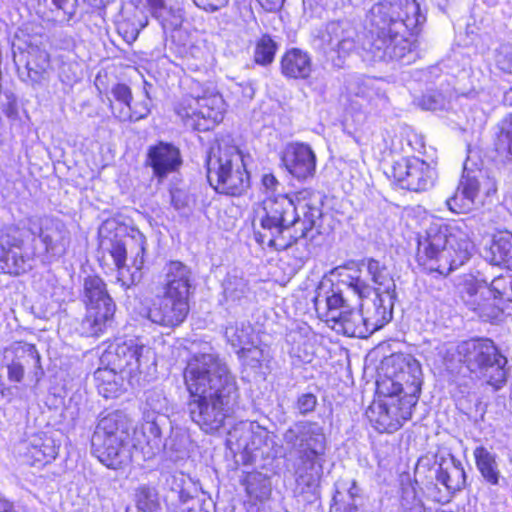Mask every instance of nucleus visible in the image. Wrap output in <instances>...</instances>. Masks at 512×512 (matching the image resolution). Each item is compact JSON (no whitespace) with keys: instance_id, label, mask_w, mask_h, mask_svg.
Segmentation results:
<instances>
[{"instance_id":"nucleus-1","label":"nucleus","mask_w":512,"mask_h":512,"mask_svg":"<svg viewBox=\"0 0 512 512\" xmlns=\"http://www.w3.org/2000/svg\"><path fill=\"white\" fill-rule=\"evenodd\" d=\"M184 383L193 422L207 433L219 430L239 396L236 378L228 365L214 353L196 354L185 367Z\"/></svg>"},{"instance_id":"nucleus-2","label":"nucleus","mask_w":512,"mask_h":512,"mask_svg":"<svg viewBox=\"0 0 512 512\" xmlns=\"http://www.w3.org/2000/svg\"><path fill=\"white\" fill-rule=\"evenodd\" d=\"M372 28L361 42L364 57L371 61L398 60L410 63L415 35L426 18L416 0H380L370 10Z\"/></svg>"},{"instance_id":"nucleus-3","label":"nucleus","mask_w":512,"mask_h":512,"mask_svg":"<svg viewBox=\"0 0 512 512\" xmlns=\"http://www.w3.org/2000/svg\"><path fill=\"white\" fill-rule=\"evenodd\" d=\"M472 248L471 241L458 225L435 222L419 237L417 257L423 264L437 262L439 271L453 270L470 258Z\"/></svg>"},{"instance_id":"nucleus-4","label":"nucleus","mask_w":512,"mask_h":512,"mask_svg":"<svg viewBox=\"0 0 512 512\" xmlns=\"http://www.w3.org/2000/svg\"><path fill=\"white\" fill-rule=\"evenodd\" d=\"M297 219L296 204L287 194L266 197L255 211L256 241L278 251L286 250L293 245L292 225Z\"/></svg>"},{"instance_id":"nucleus-5","label":"nucleus","mask_w":512,"mask_h":512,"mask_svg":"<svg viewBox=\"0 0 512 512\" xmlns=\"http://www.w3.org/2000/svg\"><path fill=\"white\" fill-rule=\"evenodd\" d=\"M451 355L494 390H500L507 383L508 359L493 340L472 338L462 341L453 348Z\"/></svg>"},{"instance_id":"nucleus-6","label":"nucleus","mask_w":512,"mask_h":512,"mask_svg":"<svg viewBox=\"0 0 512 512\" xmlns=\"http://www.w3.org/2000/svg\"><path fill=\"white\" fill-rule=\"evenodd\" d=\"M207 179L219 193L238 196L250 186L242 152L224 141L212 148L207 160Z\"/></svg>"},{"instance_id":"nucleus-7","label":"nucleus","mask_w":512,"mask_h":512,"mask_svg":"<svg viewBox=\"0 0 512 512\" xmlns=\"http://www.w3.org/2000/svg\"><path fill=\"white\" fill-rule=\"evenodd\" d=\"M129 424L120 413H111L101 418L91 438L92 454L110 469L121 468L130 460L126 448Z\"/></svg>"},{"instance_id":"nucleus-8","label":"nucleus","mask_w":512,"mask_h":512,"mask_svg":"<svg viewBox=\"0 0 512 512\" xmlns=\"http://www.w3.org/2000/svg\"><path fill=\"white\" fill-rule=\"evenodd\" d=\"M83 293L86 314L80 323V332L86 337H99L112 327L116 305L99 276L85 278Z\"/></svg>"},{"instance_id":"nucleus-9","label":"nucleus","mask_w":512,"mask_h":512,"mask_svg":"<svg viewBox=\"0 0 512 512\" xmlns=\"http://www.w3.org/2000/svg\"><path fill=\"white\" fill-rule=\"evenodd\" d=\"M496 192L497 181L494 175L488 170H473L466 161L457 189L446 200V205L454 213H467L482 205L486 198Z\"/></svg>"},{"instance_id":"nucleus-10","label":"nucleus","mask_w":512,"mask_h":512,"mask_svg":"<svg viewBox=\"0 0 512 512\" xmlns=\"http://www.w3.org/2000/svg\"><path fill=\"white\" fill-rule=\"evenodd\" d=\"M175 111L188 128L209 131L223 120L225 102L218 92L207 90L201 96L184 97Z\"/></svg>"},{"instance_id":"nucleus-11","label":"nucleus","mask_w":512,"mask_h":512,"mask_svg":"<svg viewBox=\"0 0 512 512\" xmlns=\"http://www.w3.org/2000/svg\"><path fill=\"white\" fill-rule=\"evenodd\" d=\"M39 254L25 240V233L18 226L0 228V271L19 276L30 271Z\"/></svg>"},{"instance_id":"nucleus-12","label":"nucleus","mask_w":512,"mask_h":512,"mask_svg":"<svg viewBox=\"0 0 512 512\" xmlns=\"http://www.w3.org/2000/svg\"><path fill=\"white\" fill-rule=\"evenodd\" d=\"M26 227L43 244V249L37 251L42 262L58 259L66 254L71 236L62 220L51 216H31L27 218Z\"/></svg>"},{"instance_id":"nucleus-13","label":"nucleus","mask_w":512,"mask_h":512,"mask_svg":"<svg viewBox=\"0 0 512 512\" xmlns=\"http://www.w3.org/2000/svg\"><path fill=\"white\" fill-rule=\"evenodd\" d=\"M325 317L331 328L349 337L366 338L369 331L360 310L351 307L339 288H332L324 299Z\"/></svg>"},{"instance_id":"nucleus-14","label":"nucleus","mask_w":512,"mask_h":512,"mask_svg":"<svg viewBox=\"0 0 512 512\" xmlns=\"http://www.w3.org/2000/svg\"><path fill=\"white\" fill-rule=\"evenodd\" d=\"M2 364L7 369L10 382L37 385L44 375L41 357L36 347L29 343L18 342L3 352Z\"/></svg>"},{"instance_id":"nucleus-15","label":"nucleus","mask_w":512,"mask_h":512,"mask_svg":"<svg viewBox=\"0 0 512 512\" xmlns=\"http://www.w3.org/2000/svg\"><path fill=\"white\" fill-rule=\"evenodd\" d=\"M342 283L346 284L348 289L361 299V314L370 335L392 319V309L396 297H383V295L374 294L373 299L369 298L372 288L359 276H349L348 280H342Z\"/></svg>"},{"instance_id":"nucleus-16","label":"nucleus","mask_w":512,"mask_h":512,"mask_svg":"<svg viewBox=\"0 0 512 512\" xmlns=\"http://www.w3.org/2000/svg\"><path fill=\"white\" fill-rule=\"evenodd\" d=\"M390 362L395 371L387 387L389 397L397 396L417 403L421 392L422 370L420 363L410 355H392Z\"/></svg>"},{"instance_id":"nucleus-17","label":"nucleus","mask_w":512,"mask_h":512,"mask_svg":"<svg viewBox=\"0 0 512 512\" xmlns=\"http://www.w3.org/2000/svg\"><path fill=\"white\" fill-rule=\"evenodd\" d=\"M390 362L395 371L387 387L389 397L397 396L417 403L421 392L422 370L420 363L410 355H392Z\"/></svg>"},{"instance_id":"nucleus-18","label":"nucleus","mask_w":512,"mask_h":512,"mask_svg":"<svg viewBox=\"0 0 512 512\" xmlns=\"http://www.w3.org/2000/svg\"><path fill=\"white\" fill-rule=\"evenodd\" d=\"M390 362L395 371L387 387L389 397L397 396L417 403L421 392L422 370L420 363L410 355H392Z\"/></svg>"},{"instance_id":"nucleus-19","label":"nucleus","mask_w":512,"mask_h":512,"mask_svg":"<svg viewBox=\"0 0 512 512\" xmlns=\"http://www.w3.org/2000/svg\"><path fill=\"white\" fill-rule=\"evenodd\" d=\"M151 355L152 351L148 346L137 339H129L109 345L102 356V361L112 369L133 377L142 372Z\"/></svg>"},{"instance_id":"nucleus-20","label":"nucleus","mask_w":512,"mask_h":512,"mask_svg":"<svg viewBox=\"0 0 512 512\" xmlns=\"http://www.w3.org/2000/svg\"><path fill=\"white\" fill-rule=\"evenodd\" d=\"M395 397H389L388 403H373L366 412L373 427L381 433L397 431L412 416V409L416 404L404 398L395 399Z\"/></svg>"},{"instance_id":"nucleus-21","label":"nucleus","mask_w":512,"mask_h":512,"mask_svg":"<svg viewBox=\"0 0 512 512\" xmlns=\"http://www.w3.org/2000/svg\"><path fill=\"white\" fill-rule=\"evenodd\" d=\"M393 177L403 189L421 192L434 186L437 172L431 164L418 157H411L396 162Z\"/></svg>"},{"instance_id":"nucleus-22","label":"nucleus","mask_w":512,"mask_h":512,"mask_svg":"<svg viewBox=\"0 0 512 512\" xmlns=\"http://www.w3.org/2000/svg\"><path fill=\"white\" fill-rule=\"evenodd\" d=\"M188 313V300L163 293L153 300L146 317L159 326L174 328L184 322Z\"/></svg>"},{"instance_id":"nucleus-23","label":"nucleus","mask_w":512,"mask_h":512,"mask_svg":"<svg viewBox=\"0 0 512 512\" xmlns=\"http://www.w3.org/2000/svg\"><path fill=\"white\" fill-rule=\"evenodd\" d=\"M357 31L348 21H332L321 36L326 53L335 52L339 58L350 55L358 48Z\"/></svg>"},{"instance_id":"nucleus-24","label":"nucleus","mask_w":512,"mask_h":512,"mask_svg":"<svg viewBox=\"0 0 512 512\" xmlns=\"http://www.w3.org/2000/svg\"><path fill=\"white\" fill-rule=\"evenodd\" d=\"M316 161V154L310 145L302 142L288 144L282 154V162L286 170L301 181L314 177Z\"/></svg>"},{"instance_id":"nucleus-25","label":"nucleus","mask_w":512,"mask_h":512,"mask_svg":"<svg viewBox=\"0 0 512 512\" xmlns=\"http://www.w3.org/2000/svg\"><path fill=\"white\" fill-rule=\"evenodd\" d=\"M126 249L127 258L129 257L132 262L134 271L130 272V268H123L119 271L117 281L125 289L136 285L142 279V268L144 265V255L146 251V237L139 230H132L130 234L126 235Z\"/></svg>"},{"instance_id":"nucleus-26","label":"nucleus","mask_w":512,"mask_h":512,"mask_svg":"<svg viewBox=\"0 0 512 512\" xmlns=\"http://www.w3.org/2000/svg\"><path fill=\"white\" fill-rule=\"evenodd\" d=\"M160 417L146 416L139 430L134 431L136 449H140L145 459H150L163 448L162 433L159 423Z\"/></svg>"},{"instance_id":"nucleus-27","label":"nucleus","mask_w":512,"mask_h":512,"mask_svg":"<svg viewBox=\"0 0 512 512\" xmlns=\"http://www.w3.org/2000/svg\"><path fill=\"white\" fill-rule=\"evenodd\" d=\"M191 270L180 261H171L165 267L163 293L188 300L191 288Z\"/></svg>"},{"instance_id":"nucleus-28","label":"nucleus","mask_w":512,"mask_h":512,"mask_svg":"<svg viewBox=\"0 0 512 512\" xmlns=\"http://www.w3.org/2000/svg\"><path fill=\"white\" fill-rule=\"evenodd\" d=\"M297 207V220L292 225V239L293 244L299 239L307 238L313 229L320 227L322 220V210L320 206L311 204L305 201H298Z\"/></svg>"},{"instance_id":"nucleus-29","label":"nucleus","mask_w":512,"mask_h":512,"mask_svg":"<svg viewBox=\"0 0 512 512\" xmlns=\"http://www.w3.org/2000/svg\"><path fill=\"white\" fill-rule=\"evenodd\" d=\"M180 163L179 150L171 144L159 143L149 149L148 164L158 177H164L174 171Z\"/></svg>"},{"instance_id":"nucleus-30","label":"nucleus","mask_w":512,"mask_h":512,"mask_svg":"<svg viewBox=\"0 0 512 512\" xmlns=\"http://www.w3.org/2000/svg\"><path fill=\"white\" fill-rule=\"evenodd\" d=\"M436 479L445 488L454 493L464 488L466 482V474L462 464L454 456L442 457L438 463Z\"/></svg>"},{"instance_id":"nucleus-31","label":"nucleus","mask_w":512,"mask_h":512,"mask_svg":"<svg viewBox=\"0 0 512 512\" xmlns=\"http://www.w3.org/2000/svg\"><path fill=\"white\" fill-rule=\"evenodd\" d=\"M323 465L319 458L301 459L296 474L297 488L302 494L318 495Z\"/></svg>"},{"instance_id":"nucleus-32","label":"nucleus","mask_w":512,"mask_h":512,"mask_svg":"<svg viewBox=\"0 0 512 512\" xmlns=\"http://www.w3.org/2000/svg\"><path fill=\"white\" fill-rule=\"evenodd\" d=\"M224 299L228 309L246 307L252 300L249 283L243 277L228 275L223 283Z\"/></svg>"},{"instance_id":"nucleus-33","label":"nucleus","mask_w":512,"mask_h":512,"mask_svg":"<svg viewBox=\"0 0 512 512\" xmlns=\"http://www.w3.org/2000/svg\"><path fill=\"white\" fill-rule=\"evenodd\" d=\"M363 264L366 265L367 273L375 285L372 292L378 295L396 297V284L388 268L373 258L364 260Z\"/></svg>"},{"instance_id":"nucleus-34","label":"nucleus","mask_w":512,"mask_h":512,"mask_svg":"<svg viewBox=\"0 0 512 512\" xmlns=\"http://www.w3.org/2000/svg\"><path fill=\"white\" fill-rule=\"evenodd\" d=\"M281 71L288 78L305 79L312 71L311 59L306 52L291 49L282 57Z\"/></svg>"},{"instance_id":"nucleus-35","label":"nucleus","mask_w":512,"mask_h":512,"mask_svg":"<svg viewBox=\"0 0 512 512\" xmlns=\"http://www.w3.org/2000/svg\"><path fill=\"white\" fill-rule=\"evenodd\" d=\"M151 15L159 21L164 30H174L182 23L181 10L171 0H145Z\"/></svg>"},{"instance_id":"nucleus-36","label":"nucleus","mask_w":512,"mask_h":512,"mask_svg":"<svg viewBox=\"0 0 512 512\" xmlns=\"http://www.w3.org/2000/svg\"><path fill=\"white\" fill-rule=\"evenodd\" d=\"M487 259L494 265H506L512 268V234L499 232L491 240Z\"/></svg>"},{"instance_id":"nucleus-37","label":"nucleus","mask_w":512,"mask_h":512,"mask_svg":"<svg viewBox=\"0 0 512 512\" xmlns=\"http://www.w3.org/2000/svg\"><path fill=\"white\" fill-rule=\"evenodd\" d=\"M476 466L484 480L493 486L500 484L501 475L496 462V455L483 446L474 450Z\"/></svg>"},{"instance_id":"nucleus-38","label":"nucleus","mask_w":512,"mask_h":512,"mask_svg":"<svg viewBox=\"0 0 512 512\" xmlns=\"http://www.w3.org/2000/svg\"><path fill=\"white\" fill-rule=\"evenodd\" d=\"M26 456L31 459L32 465H44L55 459L57 449L50 438L34 436L26 447Z\"/></svg>"},{"instance_id":"nucleus-39","label":"nucleus","mask_w":512,"mask_h":512,"mask_svg":"<svg viewBox=\"0 0 512 512\" xmlns=\"http://www.w3.org/2000/svg\"><path fill=\"white\" fill-rule=\"evenodd\" d=\"M241 484L251 499L264 501L271 494L270 478L261 472H249L241 479Z\"/></svg>"},{"instance_id":"nucleus-40","label":"nucleus","mask_w":512,"mask_h":512,"mask_svg":"<svg viewBox=\"0 0 512 512\" xmlns=\"http://www.w3.org/2000/svg\"><path fill=\"white\" fill-rule=\"evenodd\" d=\"M256 423L253 421H241L233 426L227 437V444L231 450L245 453L249 444H252Z\"/></svg>"},{"instance_id":"nucleus-41","label":"nucleus","mask_w":512,"mask_h":512,"mask_svg":"<svg viewBox=\"0 0 512 512\" xmlns=\"http://www.w3.org/2000/svg\"><path fill=\"white\" fill-rule=\"evenodd\" d=\"M308 434H314L315 430L311 429L310 422H298L291 426L283 434L284 443L293 451L297 452L301 456L305 454L304 436Z\"/></svg>"},{"instance_id":"nucleus-42","label":"nucleus","mask_w":512,"mask_h":512,"mask_svg":"<svg viewBox=\"0 0 512 512\" xmlns=\"http://www.w3.org/2000/svg\"><path fill=\"white\" fill-rule=\"evenodd\" d=\"M116 370L110 368L98 369L95 372L97 389L105 398H115L121 392V383Z\"/></svg>"},{"instance_id":"nucleus-43","label":"nucleus","mask_w":512,"mask_h":512,"mask_svg":"<svg viewBox=\"0 0 512 512\" xmlns=\"http://www.w3.org/2000/svg\"><path fill=\"white\" fill-rule=\"evenodd\" d=\"M134 499L140 512H156L160 507L157 489L147 484H142L136 488Z\"/></svg>"},{"instance_id":"nucleus-44","label":"nucleus","mask_w":512,"mask_h":512,"mask_svg":"<svg viewBox=\"0 0 512 512\" xmlns=\"http://www.w3.org/2000/svg\"><path fill=\"white\" fill-rule=\"evenodd\" d=\"M48 67L49 55L46 51L38 50L28 52L26 68L28 70V76L33 82H39L43 79Z\"/></svg>"},{"instance_id":"nucleus-45","label":"nucleus","mask_w":512,"mask_h":512,"mask_svg":"<svg viewBox=\"0 0 512 512\" xmlns=\"http://www.w3.org/2000/svg\"><path fill=\"white\" fill-rule=\"evenodd\" d=\"M496 150L512 163V113L505 117L499 125Z\"/></svg>"},{"instance_id":"nucleus-46","label":"nucleus","mask_w":512,"mask_h":512,"mask_svg":"<svg viewBox=\"0 0 512 512\" xmlns=\"http://www.w3.org/2000/svg\"><path fill=\"white\" fill-rule=\"evenodd\" d=\"M253 328L248 322L229 324L225 329V337L233 347H244L251 342Z\"/></svg>"},{"instance_id":"nucleus-47","label":"nucleus","mask_w":512,"mask_h":512,"mask_svg":"<svg viewBox=\"0 0 512 512\" xmlns=\"http://www.w3.org/2000/svg\"><path fill=\"white\" fill-rule=\"evenodd\" d=\"M311 428L313 427V431L319 435H305L303 438L306 440L304 442L305 445V454L301 456V459H312L319 458V455L323 454L325 448V435L323 433L322 427H320L317 423H311Z\"/></svg>"},{"instance_id":"nucleus-48","label":"nucleus","mask_w":512,"mask_h":512,"mask_svg":"<svg viewBox=\"0 0 512 512\" xmlns=\"http://www.w3.org/2000/svg\"><path fill=\"white\" fill-rule=\"evenodd\" d=\"M111 110L114 116L120 121H138L150 113L147 101L136 103L133 107H125L117 110V106L111 102Z\"/></svg>"},{"instance_id":"nucleus-49","label":"nucleus","mask_w":512,"mask_h":512,"mask_svg":"<svg viewBox=\"0 0 512 512\" xmlns=\"http://www.w3.org/2000/svg\"><path fill=\"white\" fill-rule=\"evenodd\" d=\"M493 295L495 299L512 301V276H499L492 280L490 287L481 292V296Z\"/></svg>"},{"instance_id":"nucleus-50","label":"nucleus","mask_w":512,"mask_h":512,"mask_svg":"<svg viewBox=\"0 0 512 512\" xmlns=\"http://www.w3.org/2000/svg\"><path fill=\"white\" fill-rule=\"evenodd\" d=\"M276 48V43L269 36H263L255 48V62L261 65L270 64L274 59Z\"/></svg>"},{"instance_id":"nucleus-51","label":"nucleus","mask_w":512,"mask_h":512,"mask_svg":"<svg viewBox=\"0 0 512 512\" xmlns=\"http://www.w3.org/2000/svg\"><path fill=\"white\" fill-rule=\"evenodd\" d=\"M145 404L154 413L162 414L168 410V400L162 389L154 388L145 393Z\"/></svg>"},{"instance_id":"nucleus-52","label":"nucleus","mask_w":512,"mask_h":512,"mask_svg":"<svg viewBox=\"0 0 512 512\" xmlns=\"http://www.w3.org/2000/svg\"><path fill=\"white\" fill-rule=\"evenodd\" d=\"M254 429L252 444H249L245 451L249 456H253L256 452L268 447L271 442L269 431L266 428L256 423V427Z\"/></svg>"},{"instance_id":"nucleus-53","label":"nucleus","mask_w":512,"mask_h":512,"mask_svg":"<svg viewBox=\"0 0 512 512\" xmlns=\"http://www.w3.org/2000/svg\"><path fill=\"white\" fill-rule=\"evenodd\" d=\"M110 255L112 256L118 272L123 268H128L126 265L127 249H126V236L122 239L110 240Z\"/></svg>"},{"instance_id":"nucleus-54","label":"nucleus","mask_w":512,"mask_h":512,"mask_svg":"<svg viewBox=\"0 0 512 512\" xmlns=\"http://www.w3.org/2000/svg\"><path fill=\"white\" fill-rule=\"evenodd\" d=\"M418 105L424 110H438L444 107L445 97L438 91L430 90L422 95Z\"/></svg>"},{"instance_id":"nucleus-55","label":"nucleus","mask_w":512,"mask_h":512,"mask_svg":"<svg viewBox=\"0 0 512 512\" xmlns=\"http://www.w3.org/2000/svg\"><path fill=\"white\" fill-rule=\"evenodd\" d=\"M495 60L502 71L512 74V44H501L496 51Z\"/></svg>"},{"instance_id":"nucleus-56","label":"nucleus","mask_w":512,"mask_h":512,"mask_svg":"<svg viewBox=\"0 0 512 512\" xmlns=\"http://www.w3.org/2000/svg\"><path fill=\"white\" fill-rule=\"evenodd\" d=\"M473 310L483 321H491L498 317L500 310L489 299H485L484 303H478Z\"/></svg>"},{"instance_id":"nucleus-57","label":"nucleus","mask_w":512,"mask_h":512,"mask_svg":"<svg viewBox=\"0 0 512 512\" xmlns=\"http://www.w3.org/2000/svg\"><path fill=\"white\" fill-rule=\"evenodd\" d=\"M111 94L113 98L118 102L120 108L130 107L132 93L130 88L125 84H117L112 90Z\"/></svg>"},{"instance_id":"nucleus-58","label":"nucleus","mask_w":512,"mask_h":512,"mask_svg":"<svg viewBox=\"0 0 512 512\" xmlns=\"http://www.w3.org/2000/svg\"><path fill=\"white\" fill-rule=\"evenodd\" d=\"M317 404V398L312 393L302 394L296 403V408L300 414H307L312 412Z\"/></svg>"},{"instance_id":"nucleus-59","label":"nucleus","mask_w":512,"mask_h":512,"mask_svg":"<svg viewBox=\"0 0 512 512\" xmlns=\"http://www.w3.org/2000/svg\"><path fill=\"white\" fill-rule=\"evenodd\" d=\"M54 7L62 12L61 20L69 21L76 12V5L73 0H51Z\"/></svg>"},{"instance_id":"nucleus-60","label":"nucleus","mask_w":512,"mask_h":512,"mask_svg":"<svg viewBox=\"0 0 512 512\" xmlns=\"http://www.w3.org/2000/svg\"><path fill=\"white\" fill-rule=\"evenodd\" d=\"M261 182L263 191L267 195V197H277V195L279 194L278 188L281 186V184L273 174H264L262 176Z\"/></svg>"},{"instance_id":"nucleus-61","label":"nucleus","mask_w":512,"mask_h":512,"mask_svg":"<svg viewBox=\"0 0 512 512\" xmlns=\"http://www.w3.org/2000/svg\"><path fill=\"white\" fill-rule=\"evenodd\" d=\"M421 502L418 498L415 488L412 485L403 487L401 505L403 509H409L411 505Z\"/></svg>"},{"instance_id":"nucleus-62","label":"nucleus","mask_w":512,"mask_h":512,"mask_svg":"<svg viewBox=\"0 0 512 512\" xmlns=\"http://www.w3.org/2000/svg\"><path fill=\"white\" fill-rule=\"evenodd\" d=\"M171 204L176 210L185 208L188 204V195L181 189H172L170 191Z\"/></svg>"},{"instance_id":"nucleus-63","label":"nucleus","mask_w":512,"mask_h":512,"mask_svg":"<svg viewBox=\"0 0 512 512\" xmlns=\"http://www.w3.org/2000/svg\"><path fill=\"white\" fill-rule=\"evenodd\" d=\"M239 354H241V357H243V358L250 357L252 360L256 361V363H259L260 358L262 356V351L260 349H258L257 347H253V348L242 347L239 350Z\"/></svg>"},{"instance_id":"nucleus-64","label":"nucleus","mask_w":512,"mask_h":512,"mask_svg":"<svg viewBox=\"0 0 512 512\" xmlns=\"http://www.w3.org/2000/svg\"><path fill=\"white\" fill-rule=\"evenodd\" d=\"M194 2L197 6L203 8L205 11L215 12L223 7L228 2V0H217L216 3H207L204 5L200 2V0H194Z\"/></svg>"}]
</instances>
